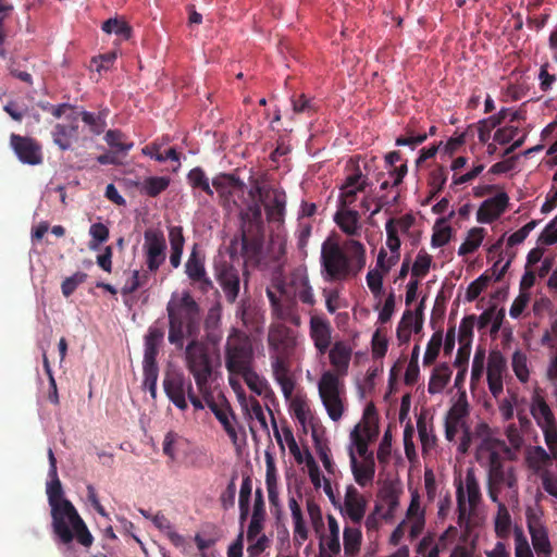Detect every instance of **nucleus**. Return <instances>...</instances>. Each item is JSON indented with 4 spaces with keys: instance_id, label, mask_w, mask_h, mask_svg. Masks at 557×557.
I'll use <instances>...</instances> for the list:
<instances>
[{
    "instance_id": "nucleus-1",
    "label": "nucleus",
    "mask_w": 557,
    "mask_h": 557,
    "mask_svg": "<svg viewBox=\"0 0 557 557\" xmlns=\"http://www.w3.org/2000/svg\"><path fill=\"white\" fill-rule=\"evenodd\" d=\"M366 247L354 238L342 245L329 236L321 246V275L326 282H342L357 276L366 265Z\"/></svg>"
},
{
    "instance_id": "nucleus-2",
    "label": "nucleus",
    "mask_w": 557,
    "mask_h": 557,
    "mask_svg": "<svg viewBox=\"0 0 557 557\" xmlns=\"http://www.w3.org/2000/svg\"><path fill=\"white\" fill-rule=\"evenodd\" d=\"M272 189L262 186L258 180H255L248 191L253 201L239 212L242 256L245 258V263L258 264L261 260L264 243L261 207L271 195Z\"/></svg>"
},
{
    "instance_id": "nucleus-3",
    "label": "nucleus",
    "mask_w": 557,
    "mask_h": 557,
    "mask_svg": "<svg viewBox=\"0 0 557 557\" xmlns=\"http://www.w3.org/2000/svg\"><path fill=\"white\" fill-rule=\"evenodd\" d=\"M169 319L168 341L177 349L184 347L185 338H198L200 332V306L189 292L173 294L166 304Z\"/></svg>"
},
{
    "instance_id": "nucleus-4",
    "label": "nucleus",
    "mask_w": 557,
    "mask_h": 557,
    "mask_svg": "<svg viewBox=\"0 0 557 557\" xmlns=\"http://www.w3.org/2000/svg\"><path fill=\"white\" fill-rule=\"evenodd\" d=\"M511 454V449L504 442H484L480 445L476 459L487 467L488 482L505 485L510 490L516 488L515 468L507 463Z\"/></svg>"
},
{
    "instance_id": "nucleus-5",
    "label": "nucleus",
    "mask_w": 557,
    "mask_h": 557,
    "mask_svg": "<svg viewBox=\"0 0 557 557\" xmlns=\"http://www.w3.org/2000/svg\"><path fill=\"white\" fill-rule=\"evenodd\" d=\"M465 486L467 499L462 482L457 486L456 498L458 510L457 522L460 529H462L461 537H463V541H467L472 529L478 525L476 506L481 500L480 486L472 468L467 471Z\"/></svg>"
},
{
    "instance_id": "nucleus-6",
    "label": "nucleus",
    "mask_w": 557,
    "mask_h": 557,
    "mask_svg": "<svg viewBox=\"0 0 557 557\" xmlns=\"http://www.w3.org/2000/svg\"><path fill=\"white\" fill-rule=\"evenodd\" d=\"M224 362L230 375H236L255 363V350L250 337L242 330L232 327L224 347Z\"/></svg>"
},
{
    "instance_id": "nucleus-7",
    "label": "nucleus",
    "mask_w": 557,
    "mask_h": 557,
    "mask_svg": "<svg viewBox=\"0 0 557 557\" xmlns=\"http://www.w3.org/2000/svg\"><path fill=\"white\" fill-rule=\"evenodd\" d=\"M50 479L51 481L47 484V495L51 507L52 530L63 544H69L73 541V533L65 521V516L70 513L66 510V505L72 503L63 498L62 484L58 473Z\"/></svg>"
},
{
    "instance_id": "nucleus-8",
    "label": "nucleus",
    "mask_w": 557,
    "mask_h": 557,
    "mask_svg": "<svg viewBox=\"0 0 557 557\" xmlns=\"http://www.w3.org/2000/svg\"><path fill=\"white\" fill-rule=\"evenodd\" d=\"M187 369L195 379L196 386L200 393H207L208 382L212 374L210 357L198 341L191 339L185 348Z\"/></svg>"
},
{
    "instance_id": "nucleus-9",
    "label": "nucleus",
    "mask_w": 557,
    "mask_h": 557,
    "mask_svg": "<svg viewBox=\"0 0 557 557\" xmlns=\"http://www.w3.org/2000/svg\"><path fill=\"white\" fill-rule=\"evenodd\" d=\"M321 401L333 421L341 420L344 413V404L341 397L342 386L337 374L325 371L318 383Z\"/></svg>"
},
{
    "instance_id": "nucleus-10",
    "label": "nucleus",
    "mask_w": 557,
    "mask_h": 557,
    "mask_svg": "<svg viewBox=\"0 0 557 557\" xmlns=\"http://www.w3.org/2000/svg\"><path fill=\"white\" fill-rule=\"evenodd\" d=\"M163 389L169 400L181 411L188 409L187 398L194 391L190 379L180 371H166Z\"/></svg>"
},
{
    "instance_id": "nucleus-11",
    "label": "nucleus",
    "mask_w": 557,
    "mask_h": 557,
    "mask_svg": "<svg viewBox=\"0 0 557 557\" xmlns=\"http://www.w3.org/2000/svg\"><path fill=\"white\" fill-rule=\"evenodd\" d=\"M213 271L226 301L234 304L240 290V270L231 261L220 259L214 261Z\"/></svg>"
},
{
    "instance_id": "nucleus-12",
    "label": "nucleus",
    "mask_w": 557,
    "mask_h": 557,
    "mask_svg": "<svg viewBox=\"0 0 557 557\" xmlns=\"http://www.w3.org/2000/svg\"><path fill=\"white\" fill-rule=\"evenodd\" d=\"M143 251L149 272H157L166 258V242L159 228H148L144 233Z\"/></svg>"
},
{
    "instance_id": "nucleus-13",
    "label": "nucleus",
    "mask_w": 557,
    "mask_h": 557,
    "mask_svg": "<svg viewBox=\"0 0 557 557\" xmlns=\"http://www.w3.org/2000/svg\"><path fill=\"white\" fill-rule=\"evenodd\" d=\"M185 273L193 284L198 285L202 293L213 289V282L207 274L206 257L195 244L185 263Z\"/></svg>"
},
{
    "instance_id": "nucleus-14",
    "label": "nucleus",
    "mask_w": 557,
    "mask_h": 557,
    "mask_svg": "<svg viewBox=\"0 0 557 557\" xmlns=\"http://www.w3.org/2000/svg\"><path fill=\"white\" fill-rule=\"evenodd\" d=\"M10 146L22 163L29 165H38L42 163L41 146L36 139L17 134H11Z\"/></svg>"
},
{
    "instance_id": "nucleus-15",
    "label": "nucleus",
    "mask_w": 557,
    "mask_h": 557,
    "mask_svg": "<svg viewBox=\"0 0 557 557\" xmlns=\"http://www.w3.org/2000/svg\"><path fill=\"white\" fill-rule=\"evenodd\" d=\"M245 184L234 174L221 173L212 180V187L216 190L220 205L227 211H232L237 202L234 199V190H243Z\"/></svg>"
},
{
    "instance_id": "nucleus-16",
    "label": "nucleus",
    "mask_w": 557,
    "mask_h": 557,
    "mask_svg": "<svg viewBox=\"0 0 557 557\" xmlns=\"http://www.w3.org/2000/svg\"><path fill=\"white\" fill-rule=\"evenodd\" d=\"M507 372V360L499 350H492L488 355L486 376L491 394L496 398L503 393V379Z\"/></svg>"
},
{
    "instance_id": "nucleus-17",
    "label": "nucleus",
    "mask_w": 557,
    "mask_h": 557,
    "mask_svg": "<svg viewBox=\"0 0 557 557\" xmlns=\"http://www.w3.org/2000/svg\"><path fill=\"white\" fill-rule=\"evenodd\" d=\"M527 524L537 557H550L552 546L547 531L540 518L530 508L527 510Z\"/></svg>"
},
{
    "instance_id": "nucleus-18",
    "label": "nucleus",
    "mask_w": 557,
    "mask_h": 557,
    "mask_svg": "<svg viewBox=\"0 0 557 557\" xmlns=\"http://www.w3.org/2000/svg\"><path fill=\"white\" fill-rule=\"evenodd\" d=\"M370 185L368 177L357 166L348 174L341 187L339 208H349L357 199V193H362Z\"/></svg>"
},
{
    "instance_id": "nucleus-19",
    "label": "nucleus",
    "mask_w": 557,
    "mask_h": 557,
    "mask_svg": "<svg viewBox=\"0 0 557 557\" xmlns=\"http://www.w3.org/2000/svg\"><path fill=\"white\" fill-rule=\"evenodd\" d=\"M333 327L331 322L322 315H311L309 334L320 355H324L332 344Z\"/></svg>"
},
{
    "instance_id": "nucleus-20",
    "label": "nucleus",
    "mask_w": 557,
    "mask_h": 557,
    "mask_svg": "<svg viewBox=\"0 0 557 557\" xmlns=\"http://www.w3.org/2000/svg\"><path fill=\"white\" fill-rule=\"evenodd\" d=\"M268 344L275 355H288L295 347L293 331L283 323H273L268 333Z\"/></svg>"
},
{
    "instance_id": "nucleus-21",
    "label": "nucleus",
    "mask_w": 557,
    "mask_h": 557,
    "mask_svg": "<svg viewBox=\"0 0 557 557\" xmlns=\"http://www.w3.org/2000/svg\"><path fill=\"white\" fill-rule=\"evenodd\" d=\"M367 499L354 485L346 487L344 497V507L339 508L354 523L359 524L364 518L367 510Z\"/></svg>"
},
{
    "instance_id": "nucleus-22",
    "label": "nucleus",
    "mask_w": 557,
    "mask_h": 557,
    "mask_svg": "<svg viewBox=\"0 0 557 557\" xmlns=\"http://www.w3.org/2000/svg\"><path fill=\"white\" fill-rule=\"evenodd\" d=\"M66 119L70 124L57 123L51 132L53 143L62 151L71 149L73 140H76L78 136V114L73 113Z\"/></svg>"
},
{
    "instance_id": "nucleus-23",
    "label": "nucleus",
    "mask_w": 557,
    "mask_h": 557,
    "mask_svg": "<svg viewBox=\"0 0 557 557\" xmlns=\"http://www.w3.org/2000/svg\"><path fill=\"white\" fill-rule=\"evenodd\" d=\"M164 339V329L158 323L149 326L145 335L143 367H158L157 356Z\"/></svg>"
},
{
    "instance_id": "nucleus-24",
    "label": "nucleus",
    "mask_w": 557,
    "mask_h": 557,
    "mask_svg": "<svg viewBox=\"0 0 557 557\" xmlns=\"http://www.w3.org/2000/svg\"><path fill=\"white\" fill-rule=\"evenodd\" d=\"M287 355L272 356V371L274 380L281 386L282 393L286 399H289L295 389V381L289 374V366L286 359Z\"/></svg>"
},
{
    "instance_id": "nucleus-25",
    "label": "nucleus",
    "mask_w": 557,
    "mask_h": 557,
    "mask_svg": "<svg viewBox=\"0 0 557 557\" xmlns=\"http://www.w3.org/2000/svg\"><path fill=\"white\" fill-rule=\"evenodd\" d=\"M287 196L282 189L271 190L269 198L262 203L265 210L267 220L270 223L283 224L286 212Z\"/></svg>"
},
{
    "instance_id": "nucleus-26",
    "label": "nucleus",
    "mask_w": 557,
    "mask_h": 557,
    "mask_svg": "<svg viewBox=\"0 0 557 557\" xmlns=\"http://www.w3.org/2000/svg\"><path fill=\"white\" fill-rule=\"evenodd\" d=\"M350 468L354 479L358 485L364 487L372 484L375 475V461L374 457H368L362 462L356 458L354 448H349Z\"/></svg>"
},
{
    "instance_id": "nucleus-27",
    "label": "nucleus",
    "mask_w": 557,
    "mask_h": 557,
    "mask_svg": "<svg viewBox=\"0 0 557 557\" xmlns=\"http://www.w3.org/2000/svg\"><path fill=\"white\" fill-rule=\"evenodd\" d=\"M508 200L509 198L506 193H499L485 200L478 210V221L482 223H491L499 218L506 210Z\"/></svg>"
},
{
    "instance_id": "nucleus-28",
    "label": "nucleus",
    "mask_w": 557,
    "mask_h": 557,
    "mask_svg": "<svg viewBox=\"0 0 557 557\" xmlns=\"http://www.w3.org/2000/svg\"><path fill=\"white\" fill-rule=\"evenodd\" d=\"M334 222L339 230L350 237L361 235L362 225L360 222V213L350 208H338L334 214Z\"/></svg>"
},
{
    "instance_id": "nucleus-29",
    "label": "nucleus",
    "mask_w": 557,
    "mask_h": 557,
    "mask_svg": "<svg viewBox=\"0 0 557 557\" xmlns=\"http://www.w3.org/2000/svg\"><path fill=\"white\" fill-rule=\"evenodd\" d=\"M351 352L350 346L343 341L335 342L329 349L330 363L335 370L333 373L337 374L338 379L347 375Z\"/></svg>"
},
{
    "instance_id": "nucleus-30",
    "label": "nucleus",
    "mask_w": 557,
    "mask_h": 557,
    "mask_svg": "<svg viewBox=\"0 0 557 557\" xmlns=\"http://www.w3.org/2000/svg\"><path fill=\"white\" fill-rule=\"evenodd\" d=\"M66 510L69 516H65V521L71 529L73 536H76V540L79 544L85 547L91 546L94 542V537L89 530L87 529L84 520L78 515L77 510L73 506V504L66 505Z\"/></svg>"
},
{
    "instance_id": "nucleus-31",
    "label": "nucleus",
    "mask_w": 557,
    "mask_h": 557,
    "mask_svg": "<svg viewBox=\"0 0 557 557\" xmlns=\"http://www.w3.org/2000/svg\"><path fill=\"white\" fill-rule=\"evenodd\" d=\"M401 488L393 483L385 484L379 493L381 505H385L387 510L382 515V518L389 520L394 517L398 506Z\"/></svg>"
},
{
    "instance_id": "nucleus-32",
    "label": "nucleus",
    "mask_w": 557,
    "mask_h": 557,
    "mask_svg": "<svg viewBox=\"0 0 557 557\" xmlns=\"http://www.w3.org/2000/svg\"><path fill=\"white\" fill-rule=\"evenodd\" d=\"M530 410L531 414L533 416L540 428L548 426L556 423L552 409L541 395L535 394L532 397Z\"/></svg>"
},
{
    "instance_id": "nucleus-33",
    "label": "nucleus",
    "mask_w": 557,
    "mask_h": 557,
    "mask_svg": "<svg viewBox=\"0 0 557 557\" xmlns=\"http://www.w3.org/2000/svg\"><path fill=\"white\" fill-rule=\"evenodd\" d=\"M453 211L447 216L436 220L433 226L432 245L434 247H442L447 244L453 236L451 219Z\"/></svg>"
},
{
    "instance_id": "nucleus-34",
    "label": "nucleus",
    "mask_w": 557,
    "mask_h": 557,
    "mask_svg": "<svg viewBox=\"0 0 557 557\" xmlns=\"http://www.w3.org/2000/svg\"><path fill=\"white\" fill-rule=\"evenodd\" d=\"M288 507L290 509L292 518L294 521V536L296 541L305 542L308 540V529L305 524L302 511L298 500L295 496L288 497Z\"/></svg>"
},
{
    "instance_id": "nucleus-35",
    "label": "nucleus",
    "mask_w": 557,
    "mask_h": 557,
    "mask_svg": "<svg viewBox=\"0 0 557 557\" xmlns=\"http://www.w3.org/2000/svg\"><path fill=\"white\" fill-rule=\"evenodd\" d=\"M237 375L242 376L247 386L249 387V389L257 394L258 396L268 397L270 394H272L268 381L264 377L260 376L253 370V367L238 373Z\"/></svg>"
},
{
    "instance_id": "nucleus-36",
    "label": "nucleus",
    "mask_w": 557,
    "mask_h": 557,
    "mask_svg": "<svg viewBox=\"0 0 557 557\" xmlns=\"http://www.w3.org/2000/svg\"><path fill=\"white\" fill-rule=\"evenodd\" d=\"M346 557H356L360 550L362 533L358 528L345 527L343 532Z\"/></svg>"
},
{
    "instance_id": "nucleus-37",
    "label": "nucleus",
    "mask_w": 557,
    "mask_h": 557,
    "mask_svg": "<svg viewBox=\"0 0 557 557\" xmlns=\"http://www.w3.org/2000/svg\"><path fill=\"white\" fill-rule=\"evenodd\" d=\"M104 140L111 150L119 152L122 157H125L134 146L133 141H127L125 134L119 129H109L104 135Z\"/></svg>"
},
{
    "instance_id": "nucleus-38",
    "label": "nucleus",
    "mask_w": 557,
    "mask_h": 557,
    "mask_svg": "<svg viewBox=\"0 0 557 557\" xmlns=\"http://www.w3.org/2000/svg\"><path fill=\"white\" fill-rule=\"evenodd\" d=\"M252 491V480L249 475L244 476L239 491V523L243 528L249 515V502Z\"/></svg>"
},
{
    "instance_id": "nucleus-39",
    "label": "nucleus",
    "mask_w": 557,
    "mask_h": 557,
    "mask_svg": "<svg viewBox=\"0 0 557 557\" xmlns=\"http://www.w3.org/2000/svg\"><path fill=\"white\" fill-rule=\"evenodd\" d=\"M450 374H451L450 369L446 363L436 367L433 370V373H432L430 382H429V386H428L429 393L436 394V393L442 392L444 389V387L446 386V384L448 383V381L450 379Z\"/></svg>"
},
{
    "instance_id": "nucleus-40",
    "label": "nucleus",
    "mask_w": 557,
    "mask_h": 557,
    "mask_svg": "<svg viewBox=\"0 0 557 557\" xmlns=\"http://www.w3.org/2000/svg\"><path fill=\"white\" fill-rule=\"evenodd\" d=\"M511 525L510 513L504 503H498L497 515L495 517V533L498 539L505 540L509 536Z\"/></svg>"
},
{
    "instance_id": "nucleus-41",
    "label": "nucleus",
    "mask_w": 557,
    "mask_h": 557,
    "mask_svg": "<svg viewBox=\"0 0 557 557\" xmlns=\"http://www.w3.org/2000/svg\"><path fill=\"white\" fill-rule=\"evenodd\" d=\"M463 410L465 409L461 406L460 400L455 401V434L457 433L459 426L463 429V433L460 438V444L458 446V450L462 454L468 451L472 441L471 432L465 428V423L461 421Z\"/></svg>"
},
{
    "instance_id": "nucleus-42",
    "label": "nucleus",
    "mask_w": 557,
    "mask_h": 557,
    "mask_svg": "<svg viewBox=\"0 0 557 557\" xmlns=\"http://www.w3.org/2000/svg\"><path fill=\"white\" fill-rule=\"evenodd\" d=\"M170 185V178L166 176H149L141 184V191L149 197H157Z\"/></svg>"
},
{
    "instance_id": "nucleus-43",
    "label": "nucleus",
    "mask_w": 557,
    "mask_h": 557,
    "mask_svg": "<svg viewBox=\"0 0 557 557\" xmlns=\"http://www.w3.org/2000/svg\"><path fill=\"white\" fill-rule=\"evenodd\" d=\"M187 181L193 188L201 189L210 197L213 196V188L210 186L209 178L201 168L191 169L187 174Z\"/></svg>"
},
{
    "instance_id": "nucleus-44",
    "label": "nucleus",
    "mask_w": 557,
    "mask_h": 557,
    "mask_svg": "<svg viewBox=\"0 0 557 557\" xmlns=\"http://www.w3.org/2000/svg\"><path fill=\"white\" fill-rule=\"evenodd\" d=\"M366 434H362L360 432L359 424L354 428V430L350 433V440L352 442V445L356 446L357 453L360 457H362L363 460L368 457H374L372 451H369L368 449V437H369V428L366 426L363 429Z\"/></svg>"
},
{
    "instance_id": "nucleus-45",
    "label": "nucleus",
    "mask_w": 557,
    "mask_h": 557,
    "mask_svg": "<svg viewBox=\"0 0 557 557\" xmlns=\"http://www.w3.org/2000/svg\"><path fill=\"white\" fill-rule=\"evenodd\" d=\"M290 101L295 114H307L311 116L318 110L314 99L307 97L305 94L293 96Z\"/></svg>"
},
{
    "instance_id": "nucleus-46",
    "label": "nucleus",
    "mask_w": 557,
    "mask_h": 557,
    "mask_svg": "<svg viewBox=\"0 0 557 557\" xmlns=\"http://www.w3.org/2000/svg\"><path fill=\"white\" fill-rule=\"evenodd\" d=\"M102 30L107 34H115L122 39H129L132 36V27L123 20L109 18L103 22Z\"/></svg>"
},
{
    "instance_id": "nucleus-47",
    "label": "nucleus",
    "mask_w": 557,
    "mask_h": 557,
    "mask_svg": "<svg viewBox=\"0 0 557 557\" xmlns=\"http://www.w3.org/2000/svg\"><path fill=\"white\" fill-rule=\"evenodd\" d=\"M511 367L517 379L521 383H527L529 381L530 371L528 368V358L524 352H522L521 350H516L512 354Z\"/></svg>"
},
{
    "instance_id": "nucleus-48",
    "label": "nucleus",
    "mask_w": 557,
    "mask_h": 557,
    "mask_svg": "<svg viewBox=\"0 0 557 557\" xmlns=\"http://www.w3.org/2000/svg\"><path fill=\"white\" fill-rule=\"evenodd\" d=\"M215 418L222 424L232 443L237 444L238 435L235 426L236 420L230 405L226 404V409L221 411Z\"/></svg>"
},
{
    "instance_id": "nucleus-49",
    "label": "nucleus",
    "mask_w": 557,
    "mask_h": 557,
    "mask_svg": "<svg viewBox=\"0 0 557 557\" xmlns=\"http://www.w3.org/2000/svg\"><path fill=\"white\" fill-rule=\"evenodd\" d=\"M306 506L313 530L317 534H319L320 537H324V521L320 506L313 498H308Z\"/></svg>"
},
{
    "instance_id": "nucleus-50",
    "label": "nucleus",
    "mask_w": 557,
    "mask_h": 557,
    "mask_svg": "<svg viewBox=\"0 0 557 557\" xmlns=\"http://www.w3.org/2000/svg\"><path fill=\"white\" fill-rule=\"evenodd\" d=\"M327 525H329L330 535L326 540L324 539V545H326L327 549L331 550L333 554H339L341 553L339 525L334 516H332V515L327 516Z\"/></svg>"
},
{
    "instance_id": "nucleus-51",
    "label": "nucleus",
    "mask_w": 557,
    "mask_h": 557,
    "mask_svg": "<svg viewBox=\"0 0 557 557\" xmlns=\"http://www.w3.org/2000/svg\"><path fill=\"white\" fill-rule=\"evenodd\" d=\"M89 235L91 236V240L89 242V248L91 250H98L100 244L107 242L109 239V228L103 223H94L89 227Z\"/></svg>"
},
{
    "instance_id": "nucleus-52",
    "label": "nucleus",
    "mask_w": 557,
    "mask_h": 557,
    "mask_svg": "<svg viewBox=\"0 0 557 557\" xmlns=\"http://www.w3.org/2000/svg\"><path fill=\"white\" fill-rule=\"evenodd\" d=\"M442 345H443V334H442V331L438 330L432 335V337L428 344V347H426V350H425V354L423 357L424 364H432L435 361V359L437 358V356L440 354Z\"/></svg>"
},
{
    "instance_id": "nucleus-53",
    "label": "nucleus",
    "mask_w": 557,
    "mask_h": 557,
    "mask_svg": "<svg viewBox=\"0 0 557 557\" xmlns=\"http://www.w3.org/2000/svg\"><path fill=\"white\" fill-rule=\"evenodd\" d=\"M428 138L426 133L416 132L414 129L407 127L405 134L396 138L397 146H410L411 148L422 144Z\"/></svg>"
},
{
    "instance_id": "nucleus-54",
    "label": "nucleus",
    "mask_w": 557,
    "mask_h": 557,
    "mask_svg": "<svg viewBox=\"0 0 557 557\" xmlns=\"http://www.w3.org/2000/svg\"><path fill=\"white\" fill-rule=\"evenodd\" d=\"M515 555L516 557H534L523 530L515 527Z\"/></svg>"
},
{
    "instance_id": "nucleus-55",
    "label": "nucleus",
    "mask_w": 557,
    "mask_h": 557,
    "mask_svg": "<svg viewBox=\"0 0 557 557\" xmlns=\"http://www.w3.org/2000/svg\"><path fill=\"white\" fill-rule=\"evenodd\" d=\"M483 240V230L482 228H473L469 232V235L465 243H462L459 247V255H467L473 252Z\"/></svg>"
},
{
    "instance_id": "nucleus-56",
    "label": "nucleus",
    "mask_w": 557,
    "mask_h": 557,
    "mask_svg": "<svg viewBox=\"0 0 557 557\" xmlns=\"http://www.w3.org/2000/svg\"><path fill=\"white\" fill-rule=\"evenodd\" d=\"M430 265L431 257L428 253L420 251L412 264L411 277L417 280L424 277L430 270Z\"/></svg>"
},
{
    "instance_id": "nucleus-57",
    "label": "nucleus",
    "mask_w": 557,
    "mask_h": 557,
    "mask_svg": "<svg viewBox=\"0 0 557 557\" xmlns=\"http://www.w3.org/2000/svg\"><path fill=\"white\" fill-rule=\"evenodd\" d=\"M491 282V276L487 274V272L480 275L476 280H474L470 285L467 287L466 290V299L468 301H472L478 298V296L487 287L488 283Z\"/></svg>"
},
{
    "instance_id": "nucleus-58",
    "label": "nucleus",
    "mask_w": 557,
    "mask_h": 557,
    "mask_svg": "<svg viewBox=\"0 0 557 557\" xmlns=\"http://www.w3.org/2000/svg\"><path fill=\"white\" fill-rule=\"evenodd\" d=\"M295 295L298 299L306 305L313 306L315 304L312 287L308 277H300L298 286L296 287Z\"/></svg>"
},
{
    "instance_id": "nucleus-59",
    "label": "nucleus",
    "mask_w": 557,
    "mask_h": 557,
    "mask_svg": "<svg viewBox=\"0 0 557 557\" xmlns=\"http://www.w3.org/2000/svg\"><path fill=\"white\" fill-rule=\"evenodd\" d=\"M81 116L83 122L89 126L92 134L100 135L103 133L107 126L106 120L103 117L88 111L81 112Z\"/></svg>"
},
{
    "instance_id": "nucleus-60",
    "label": "nucleus",
    "mask_w": 557,
    "mask_h": 557,
    "mask_svg": "<svg viewBox=\"0 0 557 557\" xmlns=\"http://www.w3.org/2000/svg\"><path fill=\"white\" fill-rule=\"evenodd\" d=\"M87 278V274L84 272H76L72 276L63 280L61 284V290L64 297H70L76 288L83 284Z\"/></svg>"
},
{
    "instance_id": "nucleus-61",
    "label": "nucleus",
    "mask_w": 557,
    "mask_h": 557,
    "mask_svg": "<svg viewBox=\"0 0 557 557\" xmlns=\"http://www.w3.org/2000/svg\"><path fill=\"white\" fill-rule=\"evenodd\" d=\"M278 319L290 322L292 324L299 326L301 323L300 315L297 313L295 309V302L284 304L277 311L274 313Z\"/></svg>"
},
{
    "instance_id": "nucleus-62",
    "label": "nucleus",
    "mask_w": 557,
    "mask_h": 557,
    "mask_svg": "<svg viewBox=\"0 0 557 557\" xmlns=\"http://www.w3.org/2000/svg\"><path fill=\"white\" fill-rule=\"evenodd\" d=\"M539 221L532 220L528 222L520 230L512 233L507 239V246L513 247L524 242V239L529 236V234L536 227Z\"/></svg>"
},
{
    "instance_id": "nucleus-63",
    "label": "nucleus",
    "mask_w": 557,
    "mask_h": 557,
    "mask_svg": "<svg viewBox=\"0 0 557 557\" xmlns=\"http://www.w3.org/2000/svg\"><path fill=\"white\" fill-rule=\"evenodd\" d=\"M148 281V274H140L138 270H134L131 278L126 282L124 287L122 288V293L124 295H129L135 293L140 286L145 285Z\"/></svg>"
},
{
    "instance_id": "nucleus-64",
    "label": "nucleus",
    "mask_w": 557,
    "mask_h": 557,
    "mask_svg": "<svg viewBox=\"0 0 557 557\" xmlns=\"http://www.w3.org/2000/svg\"><path fill=\"white\" fill-rule=\"evenodd\" d=\"M537 242L546 246L557 243V215L545 226L540 234Z\"/></svg>"
}]
</instances>
